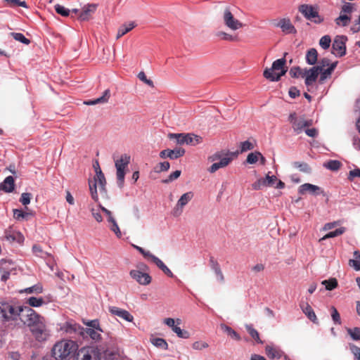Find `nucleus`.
<instances>
[{
	"label": "nucleus",
	"instance_id": "61",
	"mask_svg": "<svg viewBox=\"0 0 360 360\" xmlns=\"http://www.w3.org/2000/svg\"><path fill=\"white\" fill-rule=\"evenodd\" d=\"M99 209L105 214L108 222L110 221H112V219H115L112 216V212L110 210H108V209H106L105 207L99 205Z\"/></svg>",
	"mask_w": 360,
	"mask_h": 360
},
{
	"label": "nucleus",
	"instance_id": "23",
	"mask_svg": "<svg viewBox=\"0 0 360 360\" xmlns=\"http://www.w3.org/2000/svg\"><path fill=\"white\" fill-rule=\"evenodd\" d=\"M110 96V91L109 89H106L104 91V92L101 96H100L96 99L84 101V103L87 105H94L100 104V103H106L108 101Z\"/></svg>",
	"mask_w": 360,
	"mask_h": 360
},
{
	"label": "nucleus",
	"instance_id": "21",
	"mask_svg": "<svg viewBox=\"0 0 360 360\" xmlns=\"http://www.w3.org/2000/svg\"><path fill=\"white\" fill-rule=\"evenodd\" d=\"M298 192L301 195L309 193L312 195H319L323 193L321 187L309 183L304 184L299 187Z\"/></svg>",
	"mask_w": 360,
	"mask_h": 360
},
{
	"label": "nucleus",
	"instance_id": "41",
	"mask_svg": "<svg viewBox=\"0 0 360 360\" xmlns=\"http://www.w3.org/2000/svg\"><path fill=\"white\" fill-rule=\"evenodd\" d=\"M32 214L31 212H23L21 210L16 209V210H13L14 217L17 219H28L29 217L32 216Z\"/></svg>",
	"mask_w": 360,
	"mask_h": 360
},
{
	"label": "nucleus",
	"instance_id": "3",
	"mask_svg": "<svg viewBox=\"0 0 360 360\" xmlns=\"http://www.w3.org/2000/svg\"><path fill=\"white\" fill-rule=\"evenodd\" d=\"M286 60L285 58L278 59L274 61L271 68H266L264 71V77L272 82L278 81L281 76L286 72L285 65Z\"/></svg>",
	"mask_w": 360,
	"mask_h": 360
},
{
	"label": "nucleus",
	"instance_id": "20",
	"mask_svg": "<svg viewBox=\"0 0 360 360\" xmlns=\"http://www.w3.org/2000/svg\"><path fill=\"white\" fill-rule=\"evenodd\" d=\"M129 274L132 278L141 285H148L151 282V277L146 273H143L138 270H131Z\"/></svg>",
	"mask_w": 360,
	"mask_h": 360
},
{
	"label": "nucleus",
	"instance_id": "29",
	"mask_svg": "<svg viewBox=\"0 0 360 360\" xmlns=\"http://www.w3.org/2000/svg\"><path fill=\"white\" fill-rule=\"evenodd\" d=\"M6 238L10 242L21 243L24 240L23 236L18 231H8L6 233Z\"/></svg>",
	"mask_w": 360,
	"mask_h": 360
},
{
	"label": "nucleus",
	"instance_id": "60",
	"mask_svg": "<svg viewBox=\"0 0 360 360\" xmlns=\"http://www.w3.org/2000/svg\"><path fill=\"white\" fill-rule=\"evenodd\" d=\"M347 332L351 338H360V328H348Z\"/></svg>",
	"mask_w": 360,
	"mask_h": 360
},
{
	"label": "nucleus",
	"instance_id": "50",
	"mask_svg": "<svg viewBox=\"0 0 360 360\" xmlns=\"http://www.w3.org/2000/svg\"><path fill=\"white\" fill-rule=\"evenodd\" d=\"M289 74L292 77H304V71L300 67H294L290 70Z\"/></svg>",
	"mask_w": 360,
	"mask_h": 360
},
{
	"label": "nucleus",
	"instance_id": "10",
	"mask_svg": "<svg viewBox=\"0 0 360 360\" xmlns=\"http://www.w3.org/2000/svg\"><path fill=\"white\" fill-rule=\"evenodd\" d=\"M169 139H175L178 144L195 146L201 141V137L192 134H169Z\"/></svg>",
	"mask_w": 360,
	"mask_h": 360
},
{
	"label": "nucleus",
	"instance_id": "36",
	"mask_svg": "<svg viewBox=\"0 0 360 360\" xmlns=\"http://www.w3.org/2000/svg\"><path fill=\"white\" fill-rule=\"evenodd\" d=\"M212 269H213V271L215 273L216 279L219 282L223 283L224 281V275L221 271V269H220L219 264L217 262H213V264L212 265Z\"/></svg>",
	"mask_w": 360,
	"mask_h": 360
},
{
	"label": "nucleus",
	"instance_id": "26",
	"mask_svg": "<svg viewBox=\"0 0 360 360\" xmlns=\"http://www.w3.org/2000/svg\"><path fill=\"white\" fill-rule=\"evenodd\" d=\"M15 181L11 176H7L3 183L0 184V190H3L6 193H11L14 190Z\"/></svg>",
	"mask_w": 360,
	"mask_h": 360
},
{
	"label": "nucleus",
	"instance_id": "35",
	"mask_svg": "<svg viewBox=\"0 0 360 360\" xmlns=\"http://www.w3.org/2000/svg\"><path fill=\"white\" fill-rule=\"evenodd\" d=\"M83 333H79V335L85 338V336H89V338H100L101 332L94 328H82Z\"/></svg>",
	"mask_w": 360,
	"mask_h": 360
},
{
	"label": "nucleus",
	"instance_id": "14",
	"mask_svg": "<svg viewBox=\"0 0 360 360\" xmlns=\"http://www.w3.org/2000/svg\"><path fill=\"white\" fill-rule=\"evenodd\" d=\"M194 194L192 191L184 193L178 200L173 213L175 216H179L182 213L184 207L193 199Z\"/></svg>",
	"mask_w": 360,
	"mask_h": 360
},
{
	"label": "nucleus",
	"instance_id": "47",
	"mask_svg": "<svg viewBox=\"0 0 360 360\" xmlns=\"http://www.w3.org/2000/svg\"><path fill=\"white\" fill-rule=\"evenodd\" d=\"M331 43L330 37L328 35H325L322 37L319 40V45L323 49H327L330 47Z\"/></svg>",
	"mask_w": 360,
	"mask_h": 360
},
{
	"label": "nucleus",
	"instance_id": "16",
	"mask_svg": "<svg viewBox=\"0 0 360 360\" xmlns=\"http://www.w3.org/2000/svg\"><path fill=\"white\" fill-rule=\"evenodd\" d=\"M163 323L169 327L179 338H182L184 335L187 334L186 332H184L179 327V325L181 324V319H180L166 318L163 320Z\"/></svg>",
	"mask_w": 360,
	"mask_h": 360
},
{
	"label": "nucleus",
	"instance_id": "33",
	"mask_svg": "<svg viewBox=\"0 0 360 360\" xmlns=\"http://www.w3.org/2000/svg\"><path fill=\"white\" fill-rule=\"evenodd\" d=\"M185 154V150L181 148H176L173 150L169 149L168 158L175 160L182 157Z\"/></svg>",
	"mask_w": 360,
	"mask_h": 360
},
{
	"label": "nucleus",
	"instance_id": "42",
	"mask_svg": "<svg viewBox=\"0 0 360 360\" xmlns=\"http://www.w3.org/2000/svg\"><path fill=\"white\" fill-rule=\"evenodd\" d=\"M323 166L330 170L336 171L340 167L341 163L338 160H330L324 163Z\"/></svg>",
	"mask_w": 360,
	"mask_h": 360
},
{
	"label": "nucleus",
	"instance_id": "5",
	"mask_svg": "<svg viewBox=\"0 0 360 360\" xmlns=\"http://www.w3.org/2000/svg\"><path fill=\"white\" fill-rule=\"evenodd\" d=\"M105 184L106 181L105 176L101 169L98 167V169L96 170V176L94 177V181H90L89 183L91 198L95 201L98 200L97 186H98L101 191H105Z\"/></svg>",
	"mask_w": 360,
	"mask_h": 360
},
{
	"label": "nucleus",
	"instance_id": "6",
	"mask_svg": "<svg viewBox=\"0 0 360 360\" xmlns=\"http://www.w3.org/2000/svg\"><path fill=\"white\" fill-rule=\"evenodd\" d=\"M130 162V156L127 154L121 155L119 160L115 162L116 167V176L117 180V186L122 188L124 186L125 171Z\"/></svg>",
	"mask_w": 360,
	"mask_h": 360
},
{
	"label": "nucleus",
	"instance_id": "48",
	"mask_svg": "<svg viewBox=\"0 0 360 360\" xmlns=\"http://www.w3.org/2000/svg\"><path fill=\"white\" fill-rule=\"evenodd\" d=\"M6 4L11 7L22 6L23 8H27V5L25 1L20 0H4Z\"/></svg>",
	"mask_w": 360,
	"mask_h": 360
},
{
	"label": "nucleus",
	"instance_id": "30",
	"mask_svg": "<svg viewBox=\"0 0 360 360\" xmlns=\"http://www.w3.org/2000/svg\"><path fill=\"white\" fill-rule=\"evenodd\" d=\"M351 15L340 13V15L335 19V22L337 26L346 27L351 21Z\"/></svg>",
	"mask_w": 360,
	"mask_h": 360
},
{
	"label": "nucleus",
	"instance_id": "54",
	"mask_svg": "<svg viewBox=\"0 0 360 360\" xmlns=\"http://www.w3.org/2000/svg\"><path fill=\"white\" fill-rule=\"evenodd\" d=\"M84 323L89 326V328H94L95 330H98L99 332H102V329L100 328L99 322L97 319L89 321H84Z\"/></svg>",
	"mask_w": 360,
	"mask_h": 360
},
{
	"label": "nucleus",
	"instance_id": "53",
	"mask_svg": "<svg viewBox=\"0 0 360 360\" xmlns=\"http://www.w3.org/2000/svg\"><path fill=\"white\" fill-rule=\"evenodd\" d=\"M209 346V344L203 339H199L193 343V348L194 349H202Z\"/></svg>",
	"mask_w": 360,
	"mask_h": 360
},
{
	"label": "nucleus",
	"instance_id": "52",
	"mask_svg": "<svg viewBox=\"0 0 360 360\" xmlns=\"http://www.w3.org/2000/svg\"><path fill=\"white\" fill-rule=\"evenodd\" d=\"M217 36L218 37H219L221 39L230 41H233L236 39V37H234L232 34H230L229 33H226L225 32H222V31L218 32L217 33Z\"/></svg>",
	"mask_w": 360,
	"mask_h": 360
},
{
	"label": "nucleus",
	"instance_id": "63",
	"mask_svg": "<svg viewBox=\"0 0 360 360\" xmlns=\"http://www.w3.org/2000/svg\"><path fill=\"white\" fill-rule=\"evenodd\" d=\"M91 212L96 221L101 222L103 221V217L98 210H96L95 208H91Z\"/></svg>",
	"mask_w": 360,
	"mask_h": 360
},
{
	"label": "nucleus",
	"instance_id": "59",
	"mask_svg": "<svg viewBox=\"0 0 360 360\" xmlns=\"http://www.w3.org/2000/svg\"><path fill=\"white\" fill-rule=\"evenodd\" d=\"M331 317L335 323H340V316L335 307H331Z\"/></svg>",
	"mask_w": 360,
	"mask_h": 360
},
{
	"label": "nucleus",
	"instance_id": "43",
	"mask_svg": "<svg viewBox=\"0 0 360 360\" xmlns=\"http://www.w3.org/2000/svg\"><path fill=\"white\" fill-rule=\"evenodd\" d=\"M260 156V152L255 151L254 153H250L248 154L246 161L248 164H255L257 161H259Z\"/></svg>",
	"mask_w": 360,
	"mask_h": 360
},
{
	"label": "nucleus",
	"instance_id": "38",
	"mask_svg": "<svg viewBox=\"0 0 360 360\" xmlns=\"http://www.w3.org/2000/svg\"><path fill=\"white\" fill-rule=\"evenodd\" d=\"M21 292H25L27 293H35V294H39L43 292V287L41 284H37L32 287L27 288L23 290L20 291Z\"/></svg>",
	"mask_w": 360,
	"mask_h": 360
},
{
	"label": "nucleus",
	"instance_id": "32",
	"mask_svg": "<svg viewBox=\"0 0 360 360\" xmlns=\"http://www.w3.org/2000/svg\"><path fill=\"white\" fill-rule=\"evenodd\" d=\"M318 53L315 49H309L306 54V61L309 65H314L317 61Z\"/></svg>",
	"mask_w": 360,
	"mask_h": 360
},
{
	"label": "nucleus",
	"instance_id": "24",
	"mask_svg": "<svg viewBox=\"0 0 360 360\" xmlns=\"http://www.w3.org/2000/svg\"><path fill=\"white\" fill-rule=\"evenodd\" d=\"M96 4H88L83 7L82 12L79 15V19L80 20H87L90 15L95 12L96 9Z\"/></svg>",
	"mask_w": 360,
	"mask_h": 360
},
{
	"label": "nucleus",
	"instance_id": "39",
	"mask_svg": "<svg viewBox=\"0 0 360 360\" xmlns=\"http://www.w3.org/2000/svg\"><path fill=\"white\" fill-rule=\"evenodd\" d=\"M345 229L343 227L339 228L333 231H330L326 235H325L323 237L321 238V240H324L328 238H334L336 236H338L341 234H342L345 232Z\"/></svg>",
	"mask_w": 360,
	"mask_h": 360
},
{
	"label": "nucleus",
	"instance_id": "62",
	"mask_svg": "<svg viewBox=\"0 0 360 360\" xmlns=\"http://www.w3.org/2000/svg\"><path fill=\"white\" fill-rule=\"evenodd\" d=\"M349 349L355 358L357 359H360V347L355 346L354 345L349 344Z\"/></svg>",
	"mask_w": 360,
	"mask_h": 360
},
{
	"label": "nucleus",
	"instance_id": "4",
	"mask_svg": "<svg viewBox=\"0 0 360 360\" xmlns=\"http://www.w3.org/2000/svg\"><path fill=\"white\" fill-rule=\"evenodd\" d=\"M222 22L231 31H237L244 27V24L237 19L230 7H226L221 15Z\"/></svg>",
	"mask_w": 360,
	"mask_h": 360
},
{
	"label": "nucleus",
	"instance_id": "25",
	"mask_svg": "<svg viewBox=\"0 0 360 360\" xmlns=\"http://www.w3.org/2000/svg\"><path fill=\"white\" fill-rule=\"evenodd\" d=\"M231 160L232 158L228 156L224 157L221 158L219 162L212 164L211 167L208 169V171L210 173H214L219 169L227 166L231 162Z\"/></svg>",
	"mask_w": 360,
	"mask_h": 360
},
{
	"label": "nucleus",
	"instance_id": "28",
	"mask_svg": "<svg viewBox=\"0 0 360 360\" xmlns=\"http://www.w3.org/2000/svg\"><path fill=\"white\" fill-rule=\"evenodd\" d=\"M136 23L134 22H130L127 24H124L120 26L117 30V34L116 36V39H118L125 34L131 31L133 28L136 27Z\"/></svg>",
	"mask_w": 360,
	"mask_h": 360
},
{
	"label": "nucleus",
	"instance_id": "40",
	"mask_svg": "<svg viewBox=\"0 0 360 360\" xmlns=\"http://www.w3.org/2000/svg\"><path fill=\"white\" fill-rule=\"evenodd\" d=\"M292 166L302 172L309 173L311 171L310 167L305 162H292Z\"/></svg>",
	"mask_w": 360,
	"mask_h": 360
},
{
	"label": "nucleus",
	"instance_id": "27",
	"mask_svg": "<svg viewBox=\"0 0 360 360\" xmlns=\"http://www.w3.org/2000/svg\"><path fill=\"white\" fill-rule=\"evenodd\" d=\"M300 307L303 313L307 316V318L310 321H311L313 323H317V317L315 314V312L308 303L301 304Z\"/></svg>",
	"mask_w": 360,
	"mask_h": 360
},
{
	"label": "nucleus",
	"instance_id": "31",
	"mask_svg": "<svg viewBox=\"0 0 360 360\" xmlns=\"http://www.w3.org/2000/svg\"><path fill=\"white\" fill-rule=\"evenodd\" d=\"M338 64V62H334L330 64V65L327 69H323L322 72H320L321 77L319 82L321 83H323V82L330 76L333 71L335 70Z\"/></svg>",
	"mask_w": 360,
	"mask_h": 360
},
{
	"label": "nucleus",
	"instance_id": "49",
	"mask_svg": "<svg viewBox=\"0 0 360 360\" xmlns=\"http://www.w3.org/2000/svg\"><path fill=\"white\" fill-rule=\"evenodd\" d=\"M55 10L57 12V13L61 15L62 16L67 17L70 13V10L65 8L63 6H61L60 4H56L55 6Z\"/></svg>",
	"mask_w": 360,
	"mask_h": 360
},
{
	"label": "nucleus",
	"instance_id": "51",
	"mask_svg": "<svg viewBox=\"0 0 360 360\" xmlns=\"http://www.w3.org/2000/svg\"><path fill=\"white\" fill-rule=\"evenodd\" d=\"M354 10V5L351 3H345L342 8L340 13L342 14H351Z\"/></svg>",
	"mask_w": 360,
	"mask_h": 360
},
{
	"label": "nucleus",
	"instance_id": "44",
	"mask_svg": "<svg viewBox=\"0 0 360 360\" xmlns=\"http://www.w3.org/2000/svg\"><path fill=\"white\" fill-rule=\"evenodd\" d=\"M150 340L152 344L155 347L163 349H167L168 345L166 342L165 339H150Z\"/></svg>",
	"mask_w": 360,
	"mask_h": 360
},
{
	"label": "nucleus",
	"instance_id": "55",
	"mask_svg": "<svg viewBox=\"0 0 360 360\" xmlns=\"http://www.w3.org/2000/svg\"><path fill=\"white\" fill-rule=\"evenodd\" d=\"M255 146L254 144L249 141H245L243 142L240 143V153H243L248 150H252L254 148Z\"/></svg>",
	"mask_w": 360,
	"mask_h": 360
},
{
	"label": "nucleus",
	"instance_id": "8",
	"mask_svg": "<svg viewBox=\"0 0 360 360\" xmlns=\"http://www.w3.org/2000/svg\"><path fill=\"white\" fill-rule=\"evenodd\" d=\"M20 307H14L7 302H0V319L15 320L19 317Z\"/></svg>",
	"mask_w": 360,
	"mask_h": 360
},
{
	"label": "nucleus",
	"instance_id": "56",
	"mask_svg": "<svg viewBox=\"0 0 360 360\" xmlns=\"http://www.w3.org/2000/svg\"><path fill=\"white\" fill-rule=\"evenodd\" d=\"M181 173V172L180 170H176L170 174L167 179L162 180V182L165 184H169L178 179L180 176Z\"/></svg>",
	"mask_w": 360,
	"mask_h": 360
},
{
	"label": "nucleus",
	"instance_id": "9",
	"mask_svg": "<svg viewBox=\"0 0 360 360\" xmlns=\"http://www.w3.org/2000/svg\"><path fill=\"white\" fill-rule=\"evenodd\" d=\"M101 353L98 348L86 347L78 351L76 360H101Z\"/></svg>",
	"mask_w": 360,
	"mask_h": 360
},
{
	"label": "nucleus",
	"instance_id": "1",
	"mask_svg": "<svg viewBox=\"0 0 360 360\" xmlns=\"http://www.w3.org/2000/svg\"><path fill=\"white\" fill-rule=\"evenodd\" d=\"M18 318L30 328L33 335H46L45 319L30 307H20Z\"/></svg>",
	"mask_w": 360,
	"mask_h": 360
},
{
	"label": "nucleus",
	"instance_id": "22",
	"mask_svg": "<svg viewBox=\"0 0 360 360\" xmlns=\"http://www.w3.org/2000/svg\"><path fill=\"white\" fill-rule=\"evenodd\" d=\"M265 352L269 359H280L283 355V352L274 345H267L265 347Z\"/></svg>",
	"mask_w": 360,
	"mask_h": 360
},
{
	"label": "nucleus",
	"instance_id": "11",
	"mask_svg": "<svg viewBox=\"0 0 360 360\" xmlns=\"http://www.w3.org/2000/svg\"><path fill=\"white\" fill-rule=\"evenodd\" d=\"M299 11L306 19L312 20L316 24H319L323 20V18L319 15L318 11L311 5L302 4L299 7Z\"/></svg>",
	"mask_w": 360,
	"mask_h": 360
},
{
	"label": "nucleus",
	"instance_id": "64",
	"mask_svg": "<svg viewBox=\"0 0 360 360\" xmlns=\"http://www.w3.org/2000/svg\"><path fill=\"white\" fill-rule=\"evenodd\" d=\"M305 134L309 137H316L318 135V131L315 128H305Z\"/></svg>",
	"mask_w": 360,
	"mask_h": 360
},
{
	"label": "nucleus",
	"instance_id": "17",
	"mask_svg": "<svg viewBox=\"0 0 360 360\" xmlns=\"http://www.w3.org/2000/svg\"><path fill=\"white\" fill-rule=\"evenodd\" d=\"M304 83L307 87H309L316 81L320 74V68L314 66L310 69H304Z\"/></svg>",
	"mask_w": 360,
	"mask_h": 360
},
{
	"label": "nucleus",
	"instance_id": "15",
	"mask_svg": "<svg viewBox=\"0 0 360 360\" xmlns=\"http://www.w3.org/2000/svg\"><path fill=\"white\" fill-rule=\"evenodd\" d=\"M276 181V176L274 175L270 176L269 173L264 178H261L253 183L252 186L255 190H260L264 187L274 186Z\"/></svg>",
	"mask_w": 360,
	"mask_h": 360
},
{
	"label": "nucleus",
	"instance_id": "7",
	"mask_svg": "<svg viewBox=\"0 0 360 360\" xmlns=\"http://www.w3.org/2000/svg\"><path fill=\"white\" fill-rule=\"evenodd\" d=\"M288 121L291 124L293 131L297 134L302 133L305 128L312 125L311 120L305 119L303 115H298L295 112L290 114Z\"/></svg>",
	"mask_w": 360,
	"mask_h": 360
},
{
	"label": "nucleus",
	"instance_id": "19",
	"mask_svg": "<svg viewBox=\"0 0 360 360\" xmlns=\"http://www.w3.org/2000/svg\"><path fill=\"white\" fill-rule=\"evenodd\" d=\"M285 34H296L297 30L289 18H282L275 25Z\"/></svg>",
	"mask_w": 360,
	"mask_h": 360
},
{
	"label": "nucleus",
	"instance_id": "12",
	"mask_svg": "<svg viewBox=\"0 0 360 360\" xmlns=\"http://www.w3.org/2000/svg\"><path fill=\"white\" fill-rule=\"evenodd\" d=\"M57 330L63 334L79 335L82 333V327L73 320H69L58 326Z\"/></svg>",
	"mask_w": 360,
	"mask_h": 360
},
{
	"label": "nucleus",
	"instance_id": "2",
	"mask_svg": "<svg viewBox=\"0 0 360 360\" xmlns=\"http://www.w3.org/2000/svg\"><path fill=\"white\" fill-rule=\"evenodd\" d=\"M78 345L71 340L62 339L52 349L53 356L56 360H68L77 350Z\"/></svg>",
	"mask_w": 360,
	"mask_h": 360
},
{
	"label": "nucleus",
	"instance_id": "13",
	"mask_svg": "<svg viewBox=\"0 0 360 360\" xmlns=\"http://www.w3.org/2000/svg\"><path fill=\"white\" fill-rule=\"evenodd\" d=\"M347 38L343 35L336 36L332 44V53L336 56L341 57L346 53L345 43Z\"/></svg>",
	"mask_w": 360,
	"mask_h": 360
},
{
	"label": "nucleus",
	"instance_id": "46",
	"mask_svg": "<svg viewBox=\"0 0 360 360\" xmlns=\"http://www.w3.org/2000/svg\"><path fill=\"white\" fill-rule=\"evenodd\" d=\"M11 35L18 41L22 42L24 44H29L30 41L27 39L22 33L11 32Z\"/></svg>",
	"mask_w": 360,
	"mask_h": 360
},
{
	"label": "nucleus",
	"instance_id": "57",
	"mask_svg": "<svg viewBox=\"0 0 360 360\" xmlns=\"http://www.w3.org/2000/svg\"><path fill=\"white\" fill-rule=\"evenodd\" d=\"M147 259H150V261L153 262L155 264H156V266L160 269H161L165 265L160 259H159L158 257L155 256L152 253H150V255Z\"/></svg>",
	"mask_w": 360,
	"mask_h": 360
},
{
	"label": "nucleus",
	"instance_id": "34",
	"mask_svg": "<svg viewBox=\"0 0 360 360\" xmlns=\"http://www.w3.org/2000/svg\"><path fill=\"white\" fill-rule=\"evenodd\" d=\"M27 303L32 307H39L45 304L42 297H30L27 299Z\"/></svg>",
	"mask_w": 360,
	"mask_h": 360
},
{
	"label": "nucleus",
	"instance_id": "37",
	"mask_svg": "<svg viewBox=\"0 0 360 360\" xmlns=\"http://www.w3.org/2000/svg\"><path fill=\"white\" fill-rule=\"evenodd\" d=\"M321 284L325 285L326 289L327 290H332L337 288L338 286V281L336 278H330L328 280H324L321 282Z\"/></svg>",
	"mask_w": 360,
	"mask_h": 360
},
{
	"label": "nucleus",
	"instance_id": "18",
	"mask_svg": "<svg viewBox=\"0 0 360 360\" xmlns=\"http://www.w3.org/2000/svg\"><path fill=\"white\" fill-rule=\"evenodd\" d=\"M110 313L126 321L132 322L134 316L127 310L115 306H110L108 308Z\"/></svg>",
	"mask_w": 360,
	"mask_h": 360
},
{
	"label": "nucleus",
	"instance_id": "45",
	"mask_svg": "<svg viewBox=\"0 0 360 360\" xmlns=\"http://www.w3.org/2000/svg\"><path fill=\"white\" fill-rule=\"evenodd\" d=\"M110 225V229L115 233V234L117 236V237L118 238H121L122 236V233L120 231V229L118 226V224L116 221V220L114 219H112V221H110L108 222Z\"/></svg>",
	"mask_w": 360,
	"mask_h": 360
},
{
	"label": "nucleus",
	"instance_id": "58",
	"mask_svg": "<svg viewBox=\"0 0 360 360\" xmlns=\"http://www.w3.org/2000/svg\"><path fill=\"white\" fill-rule=\"evenodd\" d=\"M31 198H32V194L31 193H23L21 195V197H20V202L23 205H27L30 203Z\"/></svg>",
	"mask_w": 360,
	"mask_h": 360
}]
</instances>
